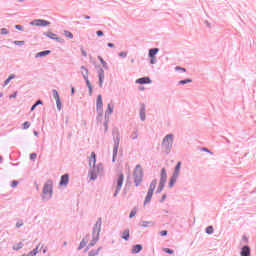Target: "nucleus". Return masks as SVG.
Wrapping results in <instances>:
<instances>
[{
	"label": "nucleus",
	"mask_w": 256,
	"mask_h": 256,
	"mask_svg": "<svg viewBox=\"0 0 256 256\" xmlns=\"http://www.w3.org/2000/svg\"><path fill=\"white\" fill-rule=\"evenodd\" d=\"M99 239V232L98 231H93L92 234L86 235L84 237L79 245V250L83 249L88 243L89 247H93Z\"/></svg>",
	"instance_id": "obj_1"
},
{
	"label": "nucleus",
	"mask_w": 256,
	"mask_h": 256,
	"mask_svg": "<svg viewBox=\"0 0 256 256\" xmlns=\"http://www.w3.org/2000/svg\"><path fill=\"white\" fill-rule=\"evenodd\" d=\"M133 176L136 187H139L143 180V169L140 164L136 165Z\"/></svg>",
	"instance_id": "obj_2"
},
{
	"label": "nucleus",
	"mask_w": 256,
	"mask_h": 256,
	"mask_svg": "<svg viewBox=\"0 0 256 256\" xmlns=\"http://www.w3.org/2000/svg\"><path fill=\"white\" fill-rule=\"evenodd\" d=\"M173 141H174L173 134H168L164 137L163 142H162V148H163V150H165V152L170 151V149L173 146Z\"/></svg>",
	"instance_id": "obj_3"
},
{
	"label": "nucleus",
	"mask_w": 256,
	"mask_h": 256,
	"mask_svg": "<svg viewBox=\"0 0 256 256\" xmlns=\"http://www.w3.org/2000/svg\"><path fill=\"white\" fill-rule=\"evenodd\" d=\"M52 194H53V181L52 180H48L44 184L43 198L50 199L52 197Z\"/></svg>",
	"instance_id": "obj_4"
},
{
	"label": "nucleus",
	"mask_w": 256,
	"mask_h": 256,
	"mask_svg": "<svg viewBox=\"0 0 256 256\" xmlns=\"http://www.w3.org/2000/svg\"><path fill=\"white\" fill-rule=\"evenodd\" d=\"M156 186H157V180L155 179L150 184L148 194H147V196L145 198V201H144V205H147L152 200V196L154 194Z\"/></svg>",
	"instance_id": "obj_5"
},
{
	"label": "nucleus",
	"mask_w": 256,
	"mask_h": 256,
	"mask_svg": "<svg viewBox=\"0 0 256 256\" xmlns=\"http://www.w3.org/2000/svg\"><path fill=\"white\" fill-rule=\"evenodd\" d=\"M123 182H124V174L123 173H119L118 177L115 180V184H116V191L114 193V196L116 197L118 195V193L120 192L122 186H123Z\"/></svg>",
	"instance_id": "obj_6"
},
{
	"label": "nucleus",
	"mask_w": 256,
	"mask_h": 256,
	"mask_svg": "<svg viewBox=\"0 0 256 256\" xmlns=\"http://www.w3.org/2000/svg\"><path fill=\"white\" fill-rule=\"evenodd\" d=\"M167 181V172L165 170V168H162L161 170V179H160V183H159V188L157 190L158 193H161L162 190L164 189V186L166 184Z\"/></svg>",
	"instance_id": "obj_7"
},
{
	"label": "nucleus",
	"mask_w": 256,
	"mask_h": 256,
	"mask_svg": "<svg viewBox=\"0 0 256 256\" xmlns=\"http://www.w3.org/2000/svg\"><path fill=\"white\" fill-rule=\"evenodd\" d=\"M96 110L100 115L103 114V100L101 95H98L97 97Z\"/></svg>",
	"instance_id": "obj_8"
},
{
	"label": "nucleus",
	"mask_w": 256,
	"mask_h": 256,
	"mask_svg": "<svg viewBox=\"0 0 256 256\" xmlns=\"http://www.w3.org/2000/svg\"><path fill=\"white\" fill-rule=\"evenodd\" d=\"M32 25L35 26V27H47L50 25V22L46 21V20H34L32 22Z\"/></svg>",
	"instance_id": "obj_9"
},
{
	"label": "nucleus",
	"mask_w": 256,
	"mask_h": 256,
	"mask_svg": "<svg viewBox=\"0 0 256 256\" xmlns=\"http://www.w3.org/2000/svg\"><path fill=\"white\" fill-rule=\"evenodd\" d=\"M152 81L149 77H142L136 80V84L139 85H145V84H151Z\"/></svg>",
	"instance_id": "obj_10"
},
{
	"label": "nucleus",
	"mask_w": 256,
	"mask_h": 256,
	"mask_svg": "<svg viewBox=\"0 0 256 256\" xmlns=\"http://www.w3.org/2000/svg\"><path fill=\"white\" fill-rule=\"evenodd\" d=\"M240 255L251 256V248L248 245L242 247V251H240Z\"/></svg>",
	"instance_id": "obj_11"
},
{
	"label": "nucleus",
	"mask_w": 256,
	"mask_h": 256,
	"mask_svg": "<svg viewBox=\"0 0 256 256\" xmlns=\"http://www.w3.org/2000/svg\"><path fill=\"white\" fill-rule=\"evenodd\" d=\"M69 181V175L68 174H64L61 177V181H60V186H64L66 187Z\"/></svg>",
	"instance_id": "obj_12"
},
{
	"label": "nucleus",
	"mask_w": 256,
	"mask_h": 256,
	"mask_svg": "<svg viewBox=\"0 0 256 256\" xmlns=\"http://www.w3.org/2000/svg\"><path fill=\"white\" fill-rule=\"evenodd\" d=\"M45 36H46L47 38L51 39V40H56V41H58V42L61 41V39H60L59 37H57V35L54 34V33H52V32H47V33H45Z\"/></svg>",
	"instance_id": "obj_13"
},
{
	"label": "nucleus",
	"mask_w": 256,
	"mask_h": 256,
	"mask_svg": "<svg viewBox=\"0 0 256 256\" xmlns=\"http://www.w3.org/2000/svg\"><path fill=\"white\" fill-rule=\"evenodd\" d=\"M95 163H96V154L95 152H92L91 157L89 159V164L91 167L93 166V168H95Z\"/></svg>",
	"instance_id": "obj_14"
},
{
	"label": "nucleus",
	"mask_w": 256,
	"mask_h": 256,
	"mask_svg": "<svg viewBox=\"0 0 256 256\" xmlns=\"http://www.w3.org/2000/svg\"><path fill=\"white\" fill-rule=\"evenodd\" d=\"M104 79H105L104 70L100 69V71H99V85H100L101 88H102Z\"/></svg>",
	"instance_id": "obj_15"
},
{
	"label": "nucleus",
	"mask_w": 256,
	"mask_h": 256,
	"mask_svg": "<svg viewBox=\"0 0 256 256\" xmlns=\"http://www.w3.org/2000/svg\"><path fill=\"white\" fill-rule=\"evenodd\" d=\"M140 118H141L142 121H145V119H146V108H145V105L141 106Z\"/></svg>",
	"instance_id": "obj_16"
},
{
	"label": "nucleus",
	"mask_w": 256,
	"mask_h": 256,
	"mask_svg": "<svg viewBox=\"0 0 256 256\" xmlns=\"http://www.w3.org/2000/svg\"><path fill=\"white\" fill-rule=\"evenodd\" d=\"M119 143H120V136L118 135L117 136V141L115 142V146H114V149H113L114 157L117 156Z\"/></svg>",
	"instance_id": "obj_17"
},
{
	"label": "nucleus",
	"mask_w": 256,
	"mask_h": 256,
	"mask_svg": "<svg viewBox=\"0 0 256 256\" xmlns=\"http://www.w3.org/2000/svg\"><path fill=\"white\" fill-rule=\"evenodd\" d=\"M181 170V162L179 161L176 165L175 172H174V178H178Z\"/></svg>",
	"instance_id": "obj_18"
},
{
	"label": "nucleus",
	"mask_w": 256,
	"mask_h": 256,
	"mask_svg": "<svg viewBox=\"0 0 256 256\" xmlns=\"http://www.w3.org/2000/svg\"><path fill=\"white\" fill-rule=\"evenodd\" d=\"M142 250V245L141 244H136L132 248V253L133 254H138Z\"/></svg>",
	"instance_id": "obj_19"
},
{
	"label": "nucleus",
	"mask_w": 256,
	"mask_h": 256,
	"mask_svg": "<svg viewBox=\"0 0 256 256\" xmlns=\"http://www.w3.org/2000/svg\"><path fill=\"white\" fill-rule=\"evenodd\" d=\"M81 69L86 72V74H84V79L87 81V85H88L89 89L92 90L91 84L88 80V70L84 66H82Z\"/></svg>",
	"instance_id": "obj_20"
},
{
	"label": "nucleus",
	"mask_w": 256,
	"mask_h": 256,
	"mask_svg": "<svg viewBox=\"0 0 256 256\" xmlns=\"http://www.w3.org/2000/svg\"><path fill=\"white\" fill-rule=\"evenodd\" d=\"M39 248H40V244H38V246L34 248L32 251H30L27 255L23 254V256H36Z\"/></svg>",
	"instance_id": "obj_21"
},
{
	"label": "nucleus",
	"mask_w": 256,
	"mask_h": 256,
	"mask_svg": "<svg viewBox=\"0 0 256 256\" xmlns=\"http://www.w3.org/2000/svg\"><path fill=\"white\" fill-rule=\"evenodd\" d=\"M159 53V49L158 48H153L150 49L149 51V57L150 58H155V56Z\"/></svg>",
	"instance_id": "obj_22"
},
{
	"label": "nucleus",
	"mask_w": 256,
	"mask_h": 256,
	"mask_svg": "<svg viewBox=\"0 0 256 256\" xmlns=\"http://www.w3.org/2000/svg\"><path fill=\"white\" fill-rule=\"evenodd\" d=\"M49 54H50L49 50L42 51L36 54V58H42V57L48 56Z\"/></svg>",
	"instance_id": "obj_23"
},
{
	"label": "nucleus",
	"mask_w": 256,
	"mask_h": 256,
	"mask_svg": "<svg viewBox=\"0 0 256 256\" xmlns=\"http://www.w3.org/2000/svg\"><path fill=\"white\" fill-rule=\"evenodd\" d=\"M130 237V232H129V229H126L124 232H123V235H122V238L126 241H128Z\"/></svg>",
	"instance_id": "obj_24"
},
{
	"label": "nucleus",
	"mask_w": 256,
	"mask_h": 256,
	"mask_svg": "<svg viewBox=\"0 0 256 256\" xmlns=\"http://www.w3.org/2000/svg\"><path fill=\"white\" fill-rule=\"evenodd\" d=\"M22 247H23V243L18 242V243L13 245V250L18 251V250L22 249Z\"/></svg>",
	"instance_id": "obj_25"
},
{
	"label": "nucleus",
	"mask_w": 256,
	"mask_h": 256,
	"mask_svg": "<svg viewBox=\"0 0 256 256\" xmlns=\"http://www.w3.org/2000/svg\"><path fill=\"white\" fill-rule=\"evenodd\" d=\"M15 78V75L14 74H11L7 79L6 81L4 82V87L7 86L11 80H13Z\"/></svg>",
	"instance_id": "obj_26"
},
{
	"label": "nucleus",
	"mask_w": 256,
	"mask_h": 256,
	"mask_svg": "<svg viewBox=\"0 0 256 256\" xmlns=\"http://www.w3.org/2000/svg\"><path fill=\"white\" fill-rule=\"evenodd\" d=\"M96 179H97V174H96L95 168H94V170L91 171V173H90V180L95 181Z\"/></svg>",
	"instance_id": "obj_27"
},
{
	"label": "nucleus",
	"mask_w": 256,
	"mask_h": 256,
	"mask_svg": "<svg viewBox=\"0 0 256 256\" xmlns=\"http://www.w3.org/2000/svg\"><path fill=\"white\" fill-rule=\"evenodd\" d=\"M64 36L68 39H73V34L70 31L65 30Z\"/></svg>",
	"instance_id": "obj_28"
},
{
	"label": "nucleus",
	"mask_w": 256,
	"mask_h": 256,
	"mask_svg": "<svg viewBox=\"0 0 256 256\" xmlns=\"http://www.w3.org/2000/svg\"><path fill=\"white\" fill-rule=\"evenodd\" d=\"M206 233H207L208 235L213 234V233H214V228H213V226H208V227L206 228Z\"/></svg>",
	"instance_id": "obj_29"
},
{
	"label": "nucleus",
	"mask_w": 256,
	"mask_h": 256,
	"mask_svg": "<svg viewBox=\"0 0 256 256\" xmlns=\"http://www.w3.org/2000/svg\"><path fill=\"white\" fill-rule=\"evenodd\" d=\"M113 109H114V107H113V106H111V104H108V107H107L106 113H107L108 115H111V114H112V112H113Z\"/></svg>",
	"instance_id": "obj_30"
},
{
	"label": "nucleus",
	"mask_w": 256,
	"mask_h": 256,
	"mask_svg": "<svg viewBox=\"0 0 256 256\" xmlns=\"http://www.w3.org/2000/svg\"><path fill=\"white\" fill-rule=\"evenodd\" d=\"M189 83H192V79L181 80L179 82L180 85H185V84H189Z\"/></svg>",
	"instance_id": "obj_31"
},
{
	"label": "nucleus",
	"mask_w": 256,
	"mask_h": 256,
	"mask_svg": "<svg viewBox=\"0 0 256 256\" xmlns=\"http://www.w3.org/2000/svg\"><path fill=\"white\" fill-rule=\"evenodd\" d=\"M98 252H99V248L97 250H92L89 252V256H96L98 255Z\"/></svg>",
	"instance_id": "obj_32"
},
{
	"label": "nucleus",
	"mask_w": 256,
	"mask_h": 256,
	"mask_svg": "<svg viewBox=\"0 0 256 256\" xmlns=\"http://www.w3.org/2000/svg\"><path fill=\"white\" fill-rule=\"evenodd\" d=\"M53 97H54L55 100H59L60 99V96H59L57 90H53Z\"/></svg>",
	"instance_id": "obj_33"
},
{
	"label": "nucleus",
	"mask_w": 256,
	"mask_h": 256,
	"mask_svg": "<svg viewBox=\"0 0 256 256\" xmlns=\"http://www.w3.org/2000/svg\"><path fill=\"white\" fill-rule=\"evenodd\" d=\"M138 138V132L137 131H134L132 134H131V139L132 140H137Z\"/></svg>",
	"instance_id": "obj_34"
},
{
	"label": "nucleus",
	"mask_w": 256,
	"mask_h": 256,
	"mask_svg": "<svg viewBox=\"0 0 256 256\" xmlns=\"http://www.w3.org/2000/svg\"><path fill=\"white\" fill-rule=\"evenodd\" d=\"M176 180H177V177H174V175H173V177L170 180V188H172L174 186V183L176 182Z\"/></svg>",
	"instance_id": "obj_35"
},
{
	"label": "nucleus",
	"mask_w": 256,
	"mask_h": 256,
	"mask_svg": "<svg viewBox=\"0 0 256 256\" xmlns=\"http://www.w3.org/2000/svg\"><path fill=\"white\" fill-rule=\"evenodd\" d=\"M29 127H30V122L26 121V122L23 123V129L24 130L29 129Z\"/></svg>",
	"instance_id": "obj_36"
},
{
	"label": "nucleus",
	"mask_w": 256,
	"mask_h": 256,
	"mask_svg": "<svg viewBox=\"0 0 256 256\" xmlns=\"http://www.w3.org/2000/svg\"><path fill=\"white\" fill-rule=\"evenodd\" d=\"M163 251L167 254H173L174 253V251L170 248H164Z\"/></svg>",
	"instance_id": "obj_37"
},
{
	"label": "nucleus",
	"mask_w": 256,
	"mask_h": 256,
	"mask_svg": "<svg viewBox=\"0 0 256 256\" xmlns=\"http://www.w3.org/2000/svg\"><path fill=\"white\" fill-rule=\"evenodd\" d=\"M9 31L6 28L1 29V35H8Z\"/></svg>",
	"instance_id": "obj_38"
},
{
	"label": "nucleus",
	"mask_w": 256,
	"mask_h": 256,
	"mask_svg": "<svg viewBox=\"0 0 256 256\" xmlns=\"http://www.w3.org/2000/svg\"><path fill=\"white\" fill-rule=\"evenodd\" d=\"M14 44L16 46H23L25 44V42L24 41H14Z\"/></svg>",
	"instance_id": "obj_39"
},
{
	"label": "nucleus",
	"mask_w": 256,
	"mask_h": 256,
	"mask_svg": "<svg viewBox=\"0 0 256 256\" xmlns=\"http://www.w3.org/2000/svg\"><path fill=\"white\" fill-rule=\"evenodd\" d=\"M175 70H176V71H181L182 73H186V69H185V68H182V67H179V66H177V67L175 68Z\"/></svg>",
	"instance_id": "obj_40"
},
{
	"label": "nucleus",
	"mask_w": 256,
	"mask_h": 256,
	"mask_svg": "<svg viewBox=\"0 0 256 256\" xmlns=\"http://www.w3.org/2000/svg\"><path fill=\"white\" fill-rule=\"evenodd\" d=\"M56 104H57L58 110H61L62 104H61L60 99H57V100H56Z\"/></svg>",
	"instance_id": "obj_41"
},
{
	"label": "nucleus",
	"mask_w": 256,
	"mask_h": 256,
	"mask_svg": "<svg viewBox=\"0 0 256 256\" xmlns=\"http://www.w3.org/2000/svg\"><path fill=\"white\" fill-rule=\"evenodd\" d=\"M17 185H18V181H16V180L12 181V183H11L12 188L17 187Z\"/></svg>",
	"instance_id": "obj_42"
},
{
	"label": "nucleus",
	"mask_w": 256,
	"mask_h": 256,
	"mask_svg": "<svg viewBox=\"0 0 256 256\" xmlns=\"http://www.w3.org/2000/svg\"><path fill=\"white\" fill-rule=\"evenodd\" d=\"M23 226V221L22 220H20V221H18L17 223H16V227L17 228H20V227H22Z\"/></svg>",
	"instance_id": "obj_43"
},
{
	"label": "nucleus",
	"mask_w": 256,
	"mask_h": 256,
	"mask_svg": "<svg viewBox=\"0 0 256 256\" xmlns=\"http://www.w3.org/2000/svg\"><path fill=\"white\" fill-rule=\"evenodd\" d=\"M36 158H37V154L36 153H31L30 159L35 160Z\"/></svg>",
	"instance_id": "obj_44"
},
{
	"label": "nucleus",
	"mask_w": 256,
	"mask_h": 256,
	"mask_svg": "<svg viewBox=\"0 0 256 256\" xmlns=\"http://www.w3.org/2000/svg\"><path fill=\"white\" fill-rule=\"evenodd\" d=\"M160 234H161L162 237H165V236H167L168 232H167V230H162L160 232Z\"/></svg>",
	"instance_id": "obj_45"
},
{
	"label": "nucleus",
	"mask_w": 256,
	"mask_h": 256,
	"mask_svg": "<svg viewBox=\"0 0 256 256\" xmlns=\"http://www.w3.org/2000/svg\"><path fill=\"white\" fill-rule=\"evenodd\" d=\"M136 216V210H132L130 213V218H133Z\"/></svg>",
	"instance_id": "obj_46"
},
{
	"label": "nucleus",
	"mask_w": 256,
	"mask_h": 256,
	"mask_svg": "<svg viewBox=\"0 0 256 256\" xmlns=\"http://www.w3.org/2000/svg\"><path fill=\"white\" fill-rule=\"evenodd\" d=\"M242 241H244V243H248L249 239L247 236H242Z\"/></svg>",
	"instance_id": "obj_47"
},
{
	"label": "nucleus",
	"mask_w": 256,
	"mask_h": 256,
	"mask_svg": "<svg viewBox=\"0 0 256 256\" xmlns=\"http://www.w3.org/2000/svg\"><path fill=\"white\" fill-rule=\"evenodd\" d=\"M119 56L122 57V58H126L127 52H121V53L119 54Z\"/></svg>",
	"instance_id": "obj_48"
},
{
	"label": "nucleus",
	"mask_w": 256,
	"mask_h": 256,
	"mask_svg": "<svg viewBox=\"0 0 256 256\" xmlns=\"http://www.w3.org/2000/svg\"><path fill=\"white\" fill-rule=\"evenodd\" d=\"M96 34L98 37H102L104 35L103 31H101V30L97 31Z\"/></svg>",
	"instance_id": "obj_49"
},
{
	"label": "nucleus",
	"mask_w": 256,
	"mask_h": 256,
	"mask_svg": "<svg viewBox=\"0 0 256 256\" xmlns=\"http://www.w3.org/2000/svg\"><path fill=\"white\" fill-rule=\"evenodd\" d=\"M81 53L83 57H87V52L83 48H81Z\"/></svg>",
	"instance_id": "obj_50"
},
{
	"label": "nucleus",
	"mask_w": 256,
	"mask_h": 256,
	"mask_svg": "<svg viewBox=\"0 0 256 256\" xmlns=\"http://www.w3.org/2000/svg\"><path fill=\"white\" fill-rule=\"evenodd\" d=\"M202 151H204V152H207V153H210V154H213L212 152H210V150L209 149H207V148H202Z\"/></svg>",
	"instance_id": "obj_51"
},
{
	"label": "nucleus",
	"mask_w": 256,
	"mask_h": 256,
	"mask_svg": "<svg viewBox=\"0 0 256 256\" xmlns=\"http://www.w3.org/2000/svg\"><path fill=\"white\" fill-rule=\"evenodd\" d=\"M15 28L19 31H22V26L21 25H16Z\"/></svg>",
	"instance_id": "obj_52"
},
{
	"label": "nucleus",
	"mask_w": 256,
	"mask_h": 256,
	"mask_svg": "<svg viewBox=\"0 0 256 256\" xmlns=\"http://www.w3.org/2000/svg\"><path fill=\"white\" fill-rule=\"evenodd\" d=\"M155 62H156L155 57L151 58V64H152V65H154V64H155Z\"/></svg>",
	"instance_id": "obj_53"
},
{
	"label": "nucleus",
	"mask_w": 256,
	"mask_h": 256,
	"mask_svg": "<svg viewBox=\"0 0 256 256\" xmlns=\"http://www.w3.org/2000/svg\"><path fill=\"white\" fill-rule=\"evenodd\" d=\"M35 104H36V106H38V105H42L43 102L41 100H38Z\"/></svg>",
	"instance_id": "obj_54"
},
{
	"label": "nucleus",
	"mask_w": 256,
	"mask_h": 256,
	"mask_svg": "<svg viewBox=\"0 0 256 256\" xmlns=\"http://www.w3.org/2000/svg\"><path fill=\"white\" fill-rule=\"evenodd\" d=\"M108 47L109 48H114V44L113 43H108Z\"/></svg>",
	"instance_id": "obj_55"
},
{
	"label": "nucleus",
	"mask_w": 256,
	"mask_h": 256,
	"mask_svg": "<svg viewBox=\"0 0 256 256\" xmlns=\"http://www.w3.org/2000/svg\"><path fill=\"white\" fill-rule=\"evenodd\" d=\"M16 96H17V93L15 92L13 95L10 96V99L16 98Z\"/></svg>",
	"instance_id": "obj_56"
},
{
	"label": "nucleus",
	"mask_w": 256,
	"mask_h": 256,
	"mask_svg": "<svg viewBox=\"0 0 256 256\" xmlns=\"http://www.w3.org/2000/svg\"><path fill=\"white\" fill-rule=\"evenodd\" d=\"M37 107L36 103L32 106L31 111H34V109Z\"/></svg>",
	"instance_id": "obj_57"
},
{
	"label": "nucleus",
	"mask_w": 256,
	"mask_h": 256,
	"mask_svg": "<svg viewBox=\"0 0 256 256\" xmlns=\"http://www.w3.org/2000/svg\"><path fill=\"white\" fill-rule=\"evenodd\" d=\"M84 18H85V20H90V16H88V15H85Z\"/></svg>",
	"instance_id": "obj_58"
},
{
	"label": "nucleus",
	"mask_w": 256,
	"mask_h": 256,
	"mask_svg": "<svg viewBox=\"0 0 256 256\" xmlns=\"http://www.w3.org/2000/svg\"><path fill=\"white\" fill-rule=\"evenodd\" d=\"M166 197H167V195L164 194L163 197H162V200L165 201V200H166Z\"/></svg>",
	"instance_id": "obj_59"
},
{
	"label": "nucleus",
	"mask_w": 256,
	"mask_h": 256,
	"mask_svg": "<svg viewBox=\"0 0 256 256\" xmlns=\"http://www.w3.org/2000/svg\"><path fill=\"white\" fill-rule=\"evenodd\" d=\"M99 59H100L101 63L104 64V60L101 57H99Z\"/></svg>",
	"instance_id": "obj_60"
},
{
	"label": "nucleus",
	"mask_w": 256,
	"mask_h": 256,
	"mask_svg": "<svg viewBox=\"0 0 256 256\" xmlns=\"http://www.w3.org/2000/svg\"><path fill=\"white\" fill-rule=\"evenodd\" d=\"M46 252H47V247H45L43 250V253H46Z\"/></svg>",
	"instance_id": "obj_61"
},
{
	"label": "nucleus",
	"mask_w": 256,
	"mask_h": 256,
	"mask_svg": "<svg viewBox=\"0 0 256 256\" xmlns=\"http://www.w3.org/2000/svg\"><path fill=\"white\" fill-rule=\"evenodd\" d=\"M74 91H75V90H74V87H72V95L74 94Z\"/></svg>",
	"instance_id": "obj_62"
},
{
	"label": "nucleus",
	"mask_w": 256,
	"mask_h": 256,
	"mask_svg": "<svg viewBox=\"0 0 256 256\" xmlns=\"http://www.w3.org/2000/svg\"><path fill=\"white\" fill-rule=\"evenodd\" d=\"M39 245H40V247H41V248H40V250H42V248H43V244L41 245V244L39 243Z\"/></svg>",
	"instance_id": "obj_63"
},
{
	"label": "nucleus",
	"mask_w": 256,
	"mask_h": 256,
	"mask_svg": "<svg viewBox=\"0 0 256 256\" xmlns=\"http://www.w3.org/2000/svg\"><path fill=\"white\" fill-rule=\"evenodd\" d=\"M34 135H35V136H37V135H38V133L35 131V132H34Z\"/></svg>",
	"instance_id": "obj_64"
}]
</instances>
